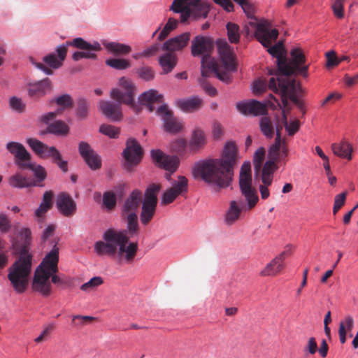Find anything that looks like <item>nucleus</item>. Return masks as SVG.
<instances>
[{"label": "nucleus", "instance_id": "9b49d317", "mask_svg": "<svg viewBox=\"0 0 358 358\" xmlns=\"http://www.w3.org/2000/svg\"><path fill=\"white\" fill-rule=\"evenodd\" d=\"M57 57L55 53H50L43 57V62L45 63L35 62L33 58L31 59V62L37 69L41 70L47 75H52L53 73L52 69H57L62 66L63 62L66 57V45L63 44L57 46L55 49Z\"/></svg>", "mask_w": 358, "mask_h": 358}, {"label": "nucleus", "instance_id": "2f4dec72", "mask_svg": "<svg viewBox=\"0 0 358 358\" xmlns=\"http://www.w3.org/2000/svg\"><path fill=\"white\" fill-rule=\"evenodd\" d=\"M331 147L335 155L348 160L352 159L353 148L352 145L348 141L343 140L339 143H332Z\"/></svg>", "mask_w": 358, "mask_h": 358}, {"label": "nucleus", "instance_id": "ea45409f", "mask_svg": "<svg viewBox=\"0 0 358 358\" xmlns=\"http://www.w3.org/2000/svg\"><path fill=\"white\" fill-rule=\"evenodd\" d=\"M290 76H283V83L287 85L288 98L296 105L301 100L296 96V83L294 79L289 78Z\"/></svg>", "mask_w": 358, "mask_h": 358}, {"label": "nucleus", "instance_id": "79ce46f5", "mask_svg": "<svg viewBox=\"0 0 358 358\" xmlns=\"http://www.w3.org/2000/svg\"><path fill=\"white\" fill-rule=\"evenodd\" d=\"M259 127L261 131L267 138H272L274 134L275 127L271 117L264 116L260 119Z\"/></svg>", "mask_w": 358, "mask_h": 358}, {"label": "nucleus", "instance_id": "3c124183", "mask_svg": "<svg viewBox=\"0 0 358 358\" xmlns=\"http://www.w3.org/2000/svg\"><path fill=\"white\" fill-rule=\"evenodd\" d=\"M99 131L110 138H116L119 136L120 129L110 124H102L99 128Z\"/></svg>", "mask_w": 358, "mask_h": 358}, {"label": "nucleus", "instance_id": "7ed1b4c3", "mask_svg": "<svg viewBox=\"0 0 358 358\" xmlns=\"http://www.w3.org/2000/svg\"><path fill=\"white\" fill-rule=\"evenodd\" d=\"M119 85L122 89L113 88L110 96L116 101L101 100L98 103V108L101 113L113 122H120L123 117L122 104L127 105L136 113L141 111V106L134 99L136 87L131 80L121 77Z\"/></svg>", "mask_w": 358, "mask_h": 358}, {"label": "nucleus", "instance_id": "c9c22d12", "mask_svg": "<svg viewBox=\"0 0 358 358\" xmlns=\"http://www.w3.org/2000/svg\"><path fill=\"white\" fill-rule=\"evenodd\" d=\"M216 62L210 56H205L201 58V78L206 80L210 77L211 73H215Z\"/></svg>", "mask_w": 358, "mask_h": 358}, {"label": "nucleus", "instance_id": "4be33fe9", "mask_svg": "<svg viewBox=\"0 0 358 358\" xmlns=\"http://www.w3.org/2000/svg\"><path fill=\"white\" fill-rule=\"evenodd\" d=\"M190 37L191 34L189 32L179 34L166 41L162 46V49L164 51L172 53L176 51H180L188 45Z\"/></svg>", "mask_w": 358, "mask_h": 358}, {"label": "nucleus", "instance_id": "5fc2aeb1", "mask_svg": "<svg viewBox=\"0 0 358 358\" xmlns=\"http://www.w3.org/2000/svg\"><path fill=\"white\" fill-rule=\"evenodd\" d=\"M265 157V149L262 147L259 148L254 155V166L256 171H259L262 168V162Z\"/></svg>", "mask_w": 358, "mask_h": 358}, {"label": "nucleus", "instance_id": "1a4fd4ad", "mask_svg": "<svg viewBox=\"0 0 358 358\" xmlns=\"http://www.w3.org/2000/svg\"><path fill=\"white\" fill-rule=\"evenodd\" d=\"M251 164L249 162L243 164L239 175V186L242 195L248 201V207L253 208L259 201L257 192L252 186Z\"/></svg>", "mask_w": 358, "mask_h": 358}, {"label": "nucleus", "instance_id": "680f3d73", "mask_svg": "<svg viewBox=\"0 0 358 358\" xmlns=\"http://www.w3.org/2000/svg\"><path fill=\"white\" fill-rule=\"evenodd\" d=\"M277 161L269 159L267 161L262 169V173L273 176V173L278 169L275 162Z\"/></svg>", "mask_w": 358, "mask_h": 358}, {"label": "nucleus", "instance_id": "052dcab7", "mask_svg": "<svg viewBox=\"0 0 358 358\" xmlns=\"http://www.w3.org/2000/svg\"><path fill=\"white\" fill-rule=\"evenodd\" d=\"M55 103L62 107V110L65 108L71 107L73 105V100L69 94H63L55 99Z\"/></svg>", "mask_w": 358, "mask_h": 358}, {"label": "nucleus", "instance_id": "a18cd8bd", "mask_svg": "<svg viewBox=\"0 0 358 358\" xmlns=\"http://www.w3.org/2000/svg\"><path fill=\"white\" fill-rule=\"evenodd\" d=\"M106 64L117 70H124L130 67L129 60L120 58L108 59L106 60Z\"/></svg>", "mask_w": 358, "mask_h": 358}, {"label": "nucleus", "instance_id": "c756f323", "mask_svg": "<svg viewBox=\"0 0 358 358\" xmlns=\"http://www.w3.org/2000/svg\"><path fill=\"white\" fill-rule=\"evenodd\" d=\"M207 143V138L205 132L200 128H195L189 143V150L196 152L202 149Z\"/></svg>", "mask_w": 358, "mask_h": 358}, {"label": "nucleus", "instance_id": "9d476101", "mask_svg": "<svg viewBox=\"0 0 358 358\" xmlns=\"http://www.w3.org/2000/svg\"><path fill=\"white\" fill-rule=\"evenodd\" d=\"M63 45H66V52H68L69 46H73L82 50L75 52L73 54L72 59L76 62L83 58L96 59L97 55L94 52L101 50L99 42L95 41L93 43H90L80 37L76 38L72 41H66L65 43H63Z\"/></svg>", "mask_w": 358, "mask_h": 358}, {"label": "nucleus", "instance_id": "412c9836", "mask_svg": "<svg viewBox=\"0 0 358 358\" xmlns=\"http://www.w3.org/2000/svg\"><path fill=\"white\" fill-rule=\"evenodd\" d=\"M246 201L247 203H245L241 199L230 201L229 207L224 216V221L227 224L232 225L234 224L239 219L243 210L252 209L248 207V201Z\"/></svg>", "mask_w": 358, "mask_h": 358}, {"label": "nucleus", "instance_id": "b1692460", "mask_svg": "<svg viewBox=\"0 0 358 358\" xmlns=\"http://www.w3.org/2000/svg\"><path fill=\"white\" fill-rule=\"evenodd\" d=\"M52 83L49 78L27 85L28 95L34 99H38L51 92Z\"/></svg>", "mask_w": 358, "mask_h": 358}, {"label": "nucleus", "instance_id": "aec40b11", "mask_svg": "<svg viewBox=\"0 0 358 358\" xmlns=\"http://www.w3.org/2000/svg\"><path fill=\"white\" fill-rule=\"evenodd\" d=\"M291 60L287 62V65L292 69L291 76L295 73H299L303 77L308 76V66L302 65L306 62V57L301 49L299 48H292L290 51Z\"/></svg>", "mask_w": 358, "mask_h": 358}, {"label": "nucleus", "instance_id": "f257e3e1", "mask_svg": "<svg viewBox=\"0 0 358 358\" xmlns=\"http://www.w3.org/2000/svg\"><path fill=\"white\" fill-rule=\"evenodd\" d=\"M236 155V146L234 143L228 142L224 148L221 159H208L195 163L192 167V176L219 188L227 187L234 176Z\"/></svg>", "mask_w": 358, "mask_h": 358}, {"label": "nucleus", "instance_id": "423d86ee", "mask_svg": "<svg viewBox=\"0 0 358 358\" xmlns=\"http://www.w3.org/2000/svg\"><path fill=\"white\" fill-rule=\"evenodd\" d=\"M31 268V255L23 249L19 259L10 266L8 278L14 290L18 293H24L29 285V278Z\"/></svg>", "mask_w": 358, "mask_h": 358}, {"label": "nucleus", "instance_id": "e433bc0d", "mask_svg": "<svg viewBox=\"0 0 358 358\" xmlns=\"http://www.w3.org/2000/svg\"><path fill=\"white\" fill-rule=\"evenodd\" d=\"M157 205L156 203L143 202L142 211L140 216L143 224L146 225L151 221L155 215Z\"/></svg>", "mask_w": 358, "mask_h": 358}, {"label": "nucleus", "instance_id": "5701e85b", "mask_svg": "<svg viewBox=\"0 0 358 358\" xmlns=\"http://www.w3.org/2000/svg\"><path fill=\"white\" fill-rule=\"evenodd\" d=\"M56 205L58 210L66 217H71L76 213V203L67 193H60L57 199Z\"/></svg>", "mask_w": 358, "mask_h": 358}, {"label": "nucleus", "instance_id": "58836bf2", "mask_svg": "<svg viewBox=\"0 0 358 358\" xmlns=\"http://www.w3.org/2000/svg\"><path fill=\"white\" fill-rule=\"evenodd\" d=\"M47 131L57 136H66L69 131V128L64 122L57 120L48 124Z\"/></svg>", "mask_w": 358, "mask_h": 358}, {"label": "nucleus", "instance_id": "bf43d9fd", "mask_svg": "<svg viewBox=\"0 0 358 358\" xmlns=\"http://www.w3.org/2000/svg\"><path fill=\"white\" fill-rule=\"evenodd\" d=\"M235 2L238 3L243 8L244 13L250 17L253 15L254 7L251 0H234Z\"/></svg>", "mask_w": 358, "mask_h": 358}, {"label": "nucleus", "instance_id": "6e6552de", "mask_svg": "<svg viewBox=\"0 0 358 358\" xmlns=\"http://www.w3.org/2000/svg\"><path fill=\"white\" fill-rule=\"evenodd\" d=\"M27 143L38 157L51 159L52 162L57 164L63 172L68 171V162L62 159L61 152L55 146H48L34 138H28Z\"/></svg>", "mask_w": 358, "mask_h": 358}, {"label": "nucleus", "instance_id": "0eeeda50", "mask_svg": "<svg viewBox=\"0 0 358 358\" xmlns=\"http://www.w3.org/2000/svg\"><path fill=\"white\" fill-rule=\"evenodd\" d=\"M170 10L180 14V22L187 24L191 20L206 18L210 5L201 0H173Z\"/></svg>", "mask_w": 358, "mask_h": 358}, {"label": "nucleus", "instance_id": "0e129e2a", "mask_svg": "<svg viewBox=\"0 0 358 358\" xmlns=\"http://www.w3.org/2000/svg\"><path fill=\"white\" fill-rule=\"evenodd\" d=\"M55 326L54 323L48 324L41 334L35 339V342L41 343L50 334V333L55 329Z\"/></svg>", "mask_w": 358, "mask_h": 358}, {"label": "nucleus", "instance_id": "a19ab883", "mask_svg": "<svg viewBox=\"0 0 358 358\" xmlns=\"http://www.w3.org/2000/svg\"><path fill=\"white\" fill-rule=\"evenodd\" d=\"M161 189L162 185L159 183L150 184L145 192L143 201L157 204V194Z\"/></svg>", "mask_w": 358, "mask_h": 358}, {"label": "nucleus", "instance_id": "f3484780", "mask_svg": "<svg viewBox=\"0 0 358 358\" xmlns=\"http://www.w3.org/2000/svg\"><path fill=\"white\" fill-rule=\"evenodd\" d=\"M213 47V41L210 38L198 35L192 41L191 53L194 57L210 56Z\"/></svg>", "mask_w": 358, "mask_h": 358}, {"label": "nucleus", "instance_id": "e2e57ef3", "mask_svg": "<svg viewBox=\"0 0 358 358\" xmlns=\"http://www.w3.org/2000/svg\"><path fill=\"white\" fill-rule=\"evenodd\" d=\"M95 320L91 316L75 315L73 317V322L75 325L84 326Z\"/></svg>", "mask_w": 358, "mask_h": 358}, {"label": "nucleus", "instance_id": "864d4df0", "mask_svg": "<svg viewBox=\"0 0 358 358\" xmlns=\"http://www.w3.org/2000/svg\"><path fill=\"white\" fill-rule=\"evenodd\" d=\"M103 281L101 277L96 276L91 278L88 282L82 285L80 289L84 292H89L103 284Z\"/></svg>", "mask_w": 358, "mask_h": 358}, {"label": "nucleus", "instance_id": "338daca9", "mask_svg": "<svg viewBox=\"0 0 358 358\" xmlns=\"http://www.w3.org/2000/svg\"><path fill=\"white\" fill-rule=\"evenodd\" d=\"M199 83L202 86L203 89L205 90V92L210 96H214L217 94V90L212 85H210L206 80H204L203 78L199 79Z\"/></svg>", "mask_w": 358, "mask_h": 358}, {"label": "nucleus", "instance_id": "f704fd0d", "mask_svg": "<svg viewBox=\"0 0 358 358\" xmlns=\"http://www.w3.org/2000/svg\"><path fill=\"white\" fill-rule=\"evenodd\" d=\"M103 44L108 51L115 55H126L131 51L129 45L117 42H104Z\"/></svg>", "mask_w": 358, "mask_h": 358}, {"label": "nucleus", "instance_id": "72a5a7b5", "mask_svg": "<svg viewBox=\"0 0 358 358\" xmlns=\"http://www.w3.org/2000/svg\"><path fill=\"white\" fill-rule=\"evenodd\" d=\"M8 183L15 188H24L36 185L35 180L27 178L18 173L9 178Z\"/></svg>", "mask_w": 358, "mask_h": 358}, {"label": "nucleus", "instance_id": "de8ad7c7", "mask_svg": "<svg viewBox=\"0 0 358 358\" xmlns=\"http://www.w3.org/2000/svg\"><path fill=\"white\" fill-rule=\"evenodd\" d=\"M27 164V166H25L24 169H29L34 172V176L36 178L37 182H40L45 180L46 178V171L45 169L41 165H36L31 163V161H29Z\"/></svg>", "mask_w": 358, "mask_h": 358}, {"label": "nucleus", "instance_id": "09e8293b", "mask_svg": "<svg viewBox=\"0 0 358 358\" xmlns=\"http://www.w3.org/2000/svg\"><path fill=\"white\" fill-rule=\"evenodd\" d=\"M171 149L179 156H185L187 153V141L184 138H178L176 140L172 143Z\"/></svg>", "mask_w": 358, "mask_h": 358}, {"label": "nucleus", "instance_id": "2eb2a0df", "mask_svg": "<svg viewBox=\"0 0 358 358\" xmlns=\"http://www.w3.org/2000/svg\"><path fill=\"white\" fill-rule=\"evenodd\" d=\"M78 152L87 165L93 171L99 169L101 167V157L94 151L90 145L81 141L78 145Z\"/></svg>", "mask_w": 358, "mask_h": 358}, {"label": "nucleus", "instance_id": "774afa93", "mask_svg": "<svg viewBox=\"0 0 358 358\" xmlns=\"http://www.w3.org/2000/svg\"><path fill=\"white\" fill-rule=\"evenodd\" d=\"M267 87L268 88V83L264 80H258L254 83L253 90L255 93H262L264 92Z\"/></svg>", "mask_w": 358, "mask_h": 358}, {"label": "nucleus", "instance_id": "393cba45", "mask_svg": "<svg viewBox=\"0 0 358 358\" xmlns=\"http://www.w3.org/2000/svg\"><path fill=\"white\" fill-rule=\"evenodd\" d=\"M268 89L280 94L283 108L289 106L287 85L283 83V77L280 75H277V77H271L268 80Z\"/></svg>", "mask_w": 358, "mask_h": 358}, {"label": "nucleus", "instance_id": "c03bdc74", "mask_svg": "<svg viewBox=\"0 0 358 358\" xmlns=\"http://www.w3.org/2000/svg\"><path fill=\"white\" fill-rule=\"evenodd\" d=\"M179 21L173 17H169L163 29L158 36L159 41L165 39L170 32L177 28Z\"/></svg>", "mask_w": 358, "mask_h": 358}, {"label": "nucleus", "instance_id": "cd10ccee", "mask_svg": "<svg viewBox=\"0 0 358 358\" xmlns=\"http://www.w3.org/2000/svg\"><path fill=\"white\" fill-rule=\"evenodd\" d=\"M142 193L138 189L134 190L131 194L125 200L122 214H129L130 213H136L141 203Z\"/></svg>", "mask_w": 358, "mask_h": 358}, {"label": "nucleus", "instance_id": "473e14b6", "mask_svg": "<svg viewBox=\"0 0 358 358\" xmlns=\"http://www.w3.org/2000/svg\"><path fill=\"white\" fill-rule=\"evenodd\" d=\"M178 57L176 55L168 52L159 58V64L162 69V73L167 74L173 71L177 64Z\"/></svg>", "mask_w": 358, "mask_h": 358}, {"label": "nucleus", "instance_id": "c85d7f7f", "mask_svg": "<svg viewBox=\"0 0 358 358\" xmlns=\"http://www.w3.org/2000/svg\"><path fill=\"white\" fill-rule=\"evenodd\" d=\"M138 101L141 105L145 106L150 112H152L155 110L153 103H162L163 101V96L155 90H150L139 96Z\"/></svg>", "mask_w": 358, "mask_h": 358}, {"label": "nucleus", "instance_id": "7c9ffc66", "mask_svg": "<svg viewBox=\"0 0 358 358\" xmlns=\"http://www.w3.org/2000/svg\"><path fill=\"white\" fill-rule=\"evenodd\" d=\"M203 101L198 96L177 101V106L184 112L192 113L201 108Z\"/></svg>", "mask_w": 358, "mask_h": 358}, {"label": "nucleus", "instance_id": "13d9d810", "mask_svg": "<svg viewBox=\"0 0 358 358\" xmlns=\"http://www.w3.org/2000/svg\"><path fill=\"white\" fill-rule=\"evenodd\" d=\"M138 76L146 81L152 80L155 78V73L149 66H142L137 70Z\"/></svg>", "mask_w": 358, "mask_h": 358}, {"label": "nucleus", "instance_id": "37998d69", "mask_svg": "<svg viewBox=\"0 0 358 358\" xmlns=\"http://www.w3.org/2000/svg\"><path fill=\"white\" fill-rule=\"evenodd\" d=\"M122 216L127 222V229L129 234L131 236L137 234L139 229L137 213L122 214Z\"/></svg>", "mask_w": 358, "mask_h": 358}, {"label": "nucleus", "instance_id": "39448f33", "mask_svg": "<svg viewBox=\"0 0 358 358\" xmlns=\"http://www.w3.org/2000/svg\"><path fill=\"white\" fill-rule=\"evenodd\" d=\"M59 248L56 245L43 258L34 272L32 281L34 291L48 296L52 292L50 276L58 272Z\"/></svg>", "mask_w": 358, "mask_h": 358}, {"label": "nucleus", "instance_id": "4c0bfd02", "mask_svg": "<svg viewBox=\"0 0 358 358\" xmlns=\"http://www.w3.org/2000/svg\"><path fill=\"white\" fill-rule=\"evenodd\" d=\"M281 122L284 125L285 131L289 136H293L300 129L301 123L299 120H294L289 122L287 121L285 110L282 111Z\"/></svg>", "mask_w": 358, "mask_h": 358}, {"label": "nucleus", "instance_id": "6ab92c4d", "mask_svg": "<svg viewBox=\"0 0 358 358\" xmlns=\"http://www.w3.org/2000/svg\"><path fill=\"white\" fill-rule=\"evenodd\" d=\"M236 108L245 115L258 116L267 113L266 104L255 99L238 102L236 103Z\"/></svg>", "mask_w": 358, "mask_h": 358}, {"label": "nucleus", "instance_id": "4468645a", "mask_svg": "<svg viewBox=\"0 0 358 358\" xmlns=\"http://www.w3.org/2000/svg\"><path fill=\"white\" fill-rule=\"evenodd\" d=\"M188 191V180L182 176L178 177V180L171 182V187L166 189L162 195V204L168 205L174 201L179 196Z\"/></svg>", "mask_w": 358, "mask_h": 358}, {"label": "nucleus", "instance_id": "49530a36", "mask_svg": "<svg viewBox=\"0 0 358 358\" xmlns=\"http://www.w3.org/2000/svg\"><path fill=\"white\" fill-rule=\"evenodd\" d=\"M227 36L229 40L232 43H237L240 41L239 27L232 22L227 24Z\"/></svg>", "mask_w": 358, "mask_h": 358}, {"label": "nucleus", "instance_id": "f03ea898", "mask_svg": "<svg viewBox=\"0 0 358 358\" xmlns=\"http://www.w3.org/2000/svg\"><path fill=\"white\" fill-rule=\"evenodd\" d=\"M126 231H117L113 229L106 230L103 235V241H96L94 249L99 256L116 257L120 262L131 264L138 252V243L131 242Z\"/></svg>", "mask_w": 358, "mask_h": 358}, {"label": "nucleus", "instance_id": "4d7b16f0", "mask_svg": "<svg viewBox=\"0 0 358 358\" xmlns=\"http://www.w3.org/2000/svg\"><path fill=\"white\" fill-rule=\"evenodd\" d=\"M103 204L108 210H112L116 205V196L110 192H105L103 195Z\"/></svg>", "mask_w": 358, "mask_h": 358}, {"label": "nucleus", "instance_id": "8fccbe9b", "mask_svg": "<svg viewBox=\"0 0 358 358\" xmlns=\"http://www.w3.org/2000/svg\"><path fill=\"white\" fill-rule=\"evenodd\" d=\"M331 8L334 15L338 19L344 17V2L345 0H331Z\"/></svg>", "mask_w": 358, "mask_h": 358}, {"label": "nucleus", "instance_id": "bb28decb", "mask_svg": "<svg viewBox=\"0 0 358 358\" xmlns=\"http://www.w3.org/2000/svg\"><path fill=\"white\" fill-rule=\"evenodd\" d=\"M218 52L225 69L228 71H236V66L233 49L227 43H223L219 45Z\"/></svg>", "mask_w": 358, "mask_h": 358}, {"label": "nucleus", "instance_id": "f8f14e48", "mask_svg": "<svg viewBox=\"0 0 358 358\" xmlns=\"http://www.w3.org/2000/svg\"><path fill=\"white\" fill-rule=\"evenodd\" d=\"M143 155V149L138 142L135 138H129L126 142V148L123 151V156L125 159L124 168L126 170L131 171L133 168L139 164Z\"/></svg>", "mask_w": 358, "mask_h": 358}, {"label": "nucleus", "instance_id": "dca6fc26", "mask_svg": "<svg viewBox=\"0 0 358 358\" xmlns=\"http://www.w3.org/2000/svg\"><path fill=\"white\" fill-rule=\"evenodd\" d=\"M157 114L162 117L164 129L173 134L179 132L183 127L182 123L173 116V112L164 104L158 108Z\"/></svg>", "mask_w": 358, "mask_h": 358}, {"label": "nucleus", "instance_id": "603ef678", "mask_svg": "<svg viewBox=\"0 0 358 358\" xmlns=\"http://www.w3.org/2000/svg\"><path fill=\"white\" fill-rule=\"evenodd\" d=\"M89 103L87 99L80 98L78 100L77 115L80 118H85L88 114Z\"/></svg>", "mask_w": 358, "mask_h": 358}, {"label": "nucleus", "instance_id": "a211bd4d", "mask_svg": "<svg viewBox=\"0 0 358 358\" xmlns=\"http://www.w3.org/2000/svg\"><path fill=\"white\" fill-rule=\"evenodd\" d=\"M6 149L14 156L15 163L19 168L24 169L28 166L27 163L31 161V155L22 144L11 141L6 144Z\"/></svg>", "mask_w": 358, "mask_h": 358}, {"label": "nucleus", "instance_id": "ddd939ff", "mask_svg": "<svg viewBox=\"0 0 358 358\" xmlns=\"http://www.w3.org/2000/svg\"><path fill=\"white\" fill-rule=\"evenodd\" d=\"M151 157L159 167L169 171V173H165V178L168 180H171V174L177 170L179 165L178 157L166 155L160 150H152Z\"/></svg>", "mask_w": 358, "mask_h": 358}, {"label": "nucleus", "instance_id": "6e6d98bb", "mask_svg": "<svg viewBox=\"0 0 358 358\" xmlns=\"http://www.w3.org/2000/svg\"><path fill=\"white\" fill-rule=\"evenodd\" d=\"M9 106L17 113H23L25 110L26 105L22 102L20 98L12 96L9 99Z\"/></svg>", "mask_w": 358, "mask_h": 358}, {"label": "nucleus", "instance_id": "a878e982", "mask_svg": "<svg viewBox=\"0 0 358 358\" xmlns=\"http://www.w3.org/2000/svg\"><path fill=\"white\" fill-rule=\"evenodd\" d=\"M286 252V251H283L273 259L261 271L260 275L262 276H275L280 273L285 267L284 261Z\"/></svg>", "mask_w": 358, "mask_h": 358}, {"label": "nucleus", "instance_id": "69168bd1", "mask_svg": "<svg viewBox=\"0 0 358 358\" xmlns=\"http://www.w3.org/2000/svg\"><path fill=\"white\" fill-rule=\"evenodd\" d=\"M62 113V110L61 108L57 109L55 112H49L46 114H44L40 117V120L41 122L45 124H50V121L54 120L59 114Z\"/></svg>", "mask_w": 358, "mask_h": 358}, {"label": "nucleus", "instance_id": "20e7f679", "mask_svg": "<svg viewBox=\"0 0 358 358\" xmlns=\"http://www.w3.org/2000/svg\"><path fill=\"white\" fill-rule=\"evenodd\" d=\"M271 24L268 21H264L257 23L255 31V36L257 40L265 48L268 52L276 58L277 69H270L268 73L272 77L291 76L292 69L287 65V59L283 53L282 43H278L272 45L278 37L279 32L276 29H271Z\"/></svg>", "mask_w": 358, "mask_h": 358}]
</instances>
